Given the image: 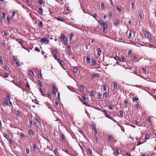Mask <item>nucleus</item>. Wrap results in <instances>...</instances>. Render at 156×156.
Instances as JSON below:
<instances>
[{
  "label": "nucleus",
  "mask_w": 156,
  "mask_h": 156,
  "mask_svg": "<svg viewBox=\"0 0 156 156\" xmlns=\"http://www.w3.org/2000/svg\"><path fill=\"white\" fill-rule=\"evenodd\" d=\"M60 39L62 41H64V44H66L67 43V37H65L64 34H61V36L60 37Z\"/></svg>",
  "instance_id": "f257e3e1"
},
{
  "label": "nucleus",
  "mask_w": 156,
  "mask_h": 156,
  "mask_svg": "<svg viewBox=\"0 0 156 156\" xmlns=\"http://www.w3.org/2000/svg\"><path fill=\"white\" fill-rule=\"evenodd\" d=\"M41 42L43 44H48L49 41L48 38L43 37L41 40Z\"/></svg>",
  "instance_id": "f03ea898"
},
{
  "label": "nucleus",
  "mask_w": 156,
  "mask_h": 156,
  "mask_svg": "<svg viewBox=\"0 0 156 156\" xmlns=\"http://www.w3.org/2000/svg\"><path fill=\"white\" fill-rule=\"evenodd\" d=\"M52 93L55 94H56V91L58 90L56 87V84L55 83H52Z\"/></svg>",
  "instance_id": "7ed1b4c3"
},
{
  "label": "nucleus",
  "mask_w": 156,
  "mask_h": 156,
  "mask_svg": "<svg viewBox=\"0 0 156 156\" xmlns=\"http://www.w3.org/2000/svg\"><path fill=\"white\" fill-rule=\"evenodd\" d=\"M34 124L35 126L38 127L39 125L40 124V123L38 121V120L36 119H34Z\"/></svg>",
  "instance_id": "20e7f679"
},
{
  "label": "nucleus",
  "mask_w": 156,
  "mask_h": 156,
  "mask_svg": "<svg viewBox=\"0 0 156 156\" xmlns=\"http://www.w3.org/2000/svg\"><path fill=\"white\" fill-rule=\"evenodd\" d=\"M144 33L145 37L147 38H150V36H151V35L149 32L147 30H145Z\"/></svg>",
  "instance_id": "39448f33"
},
{
  "label": "nucleus",
  "mask_w": 156,
  "mask_h": 156,
  "mask_svg": "<svg viewBox=\"0 0 156 156\" xmlns=\"http://www.w3.org/2000/svg\"><path fill=\"white\" fill-rule=\"evenodd\" d=\"M56 19L59 21H61L64 22H65L66 21L62 17L58 16L56 17Z\"/></svg>",
  "instance_id": "423d86ee"
},
{
  "label": "nucleus",
  "mask_w": 156,
  "mask_h": 156,
  "mask_svg": "<svg viewBox=\"0 0 156 156\" xmlns=\"http://www.w3.org/2000/svg\"><path fill=\"white\" fill-rule=\"evenodd\" d=\"M86 58L87 62V63L89 64L90 63L91 57L90 55H87Z\"/></svg>",
  "instance_id": "0eeeda50"
},
{
  "label": "nucleus",
  "mask_w": 156,
  "mask_h": 156,
  "mask_svg": "<svg viewBox=\"0 0 156 156\" xmlns=\"http://www.w3.org/2000/svg\"><path fill=\"white\" fill-rule=\"evenodd\" d=\"M97 50L98 51V55H100L102 52L101 48H98L97 49Z\"/></svg>",
  "instance_id": "6e6552de"
},
{
  "label": "nucleus",
  "mask_w": 156,
  "mask_h": 156,
  "mask_svg": "<svg viewBox=\"0 0 156 156\" xmlns=\"http://www.w3.org/2000/svg\"><path fill=\"white\" fill-rule=\"evenodd\" d=\"M103 32L105 31V29L107 28V23L106 22H105L104 25L103 26Z\"/></svg>",
  "instance_id": "1a4fd4ad"
},
{
  "label": "nucleus",
  "mask_w": 156,
  "mask_h": 156,
  "mask_svg": "<svg viewBox=\"0 0 156 156\" xmlns=\"http://www.w3.org/2000/svg\"><path fill=\"white\" fill-rule=\"evenodd\" d=\"M92 76L93 77H98L99 76V74H98L96 73H93L92 74Z\"/></svg>",
  "instance_id": "9d476101"
},
{
  "label": "nucleus",
  "mask_w": 156,
  "mask_h": 156,
  "mask_svg": "<svg viewBox=\"0 0 156 156\" xmlns=\"http://www.w3.org/2000/svg\"><path fill=\"white\" fill-rule=\"evenodd\" d=\"M73 71L75 73H77L78 71V67L76 66L74 67L73 69Z\"/></svg>",
  "instance_id": "9b49d317"
},
{
  "label": "nucleus",
  "mask_w": 156,
  "mask_h": 156,
  "mask_svg": "<svg viewBox=\"0 0 156 156\" xmlns=\"http://www.w3.org/2000/svg\"><path fill=\"white\" fill-rule=\"evenodd\" d=\"M28 71L30 74V75L31 77H33V76H34V73L32 71H31L30 69Z\"/></svg>",
  "instance_id": "f8f14e48"
},
{
  "label": "nucleus",
  "mask_w": 156,
  "mask_h": 156,
  "mask_svg": "<svg viewBox=\"0 0 156 156\" xmlns=\"http://www.w3.org/2000/svg\"><path fill=\"white\" fill-rule=\"evenodd\" d=\"M118 85V84L117 83L114 82V85H113L114 89H116V90H117V89H118L117 88Z\"/></svg>",
  "instance_id": "ddd939ff"
},
{
  "label": "nucleus",
  "mask_w": 156,
  "mask_h": 156,
  "mask_svg": "<svg viewBox=\"0 0 156 156\" xmlns=\"http://www.w3.org/2000/svg\"><path fill=\"white\" fill-rule=\"evenodd\" d=\"M80 100L85 105H86V106H88V104L87 103L86 101L84 100H83L81 98L80 99Z\"/></svg>",
  "instance_id": "4468645a"
},
{
  "label": "nucleus",
  "mask_w": 156,
  "mask_h": 156,
  "mask_svg": "<svg viewBox=\"0 0 156 156\" xmlns=\"http://www.w3.org/2000/svg\"><path fill=\"white\" fill-rule=\"evenodd\" d=\"M29 133L30 135H32V136H34V133L32 131V130H31V129H30L29 130Z\"/></svg>",
  "instance_id": "2eb2a0df"
},
{
  "label": "nucleus",
  "mask_w": 156,
  "mask_h": 156,
  "mask_svg": "<svg viewBox=\"0 0 156 156\" xmlns=\"http://www.w3.org/2000/svg\"><path fill=\"white\" fill-rule=\"evenodd\" d=\"M61 140L62 142H63L65 140V136L63 134H61Z\"/></svg>",
  "instance_id": "dca6fc26"
},
{
  "label": "nucleus",
  "mask_w": 156,
  "mask_h": 156,
  "mask_svg": "<svg viewBox=\"0 0 156 156\" xmlns=\"http://www.w3.org/2000/svg\"><path fill=\"white\" fill-rule=\"evenodd\" d=\"M138 14H139V15L140 18V19H142L143 18V16L142 15L141 12L140 10L138 11Z\"/></svg>",
  "instance_id": "f3484780"
},
{
  "label": "nucleus",
  "mask_w": 156,
  "mask_h": 156,
  "mask_svg": "<svg viewBox=\"0 0 156 156\" xmlns=\"http://www.w3.org/2000/svg\"><path fill=\"white\" fill-rule=\"evenodd\" d=\"M38 12L39 13L42 14L43 13V9L41 8H40L38 9Z\"/></svg>",
  "instance_id": "a211bd4d"
},
{
  "label": "nucleus",
  "mask_w": 156,
  "mask_h": 156,
  "mask_svg": "<svg viewBox=\"0 0 156 156\" xmlns=\"http://www.w3.org/2000/svg\"><path fill=\"white\" fill-rule=\"evenodd\" d=\"M84 88H85V87L84 86L81 85L80 87V89L81 91H83L84 90Z\"/></svg>",
  "instance_id": "6ab92c4d"
},
{
  "label": "nucleus",
  "mask_w": 156,
  "mask_h": 156,
  "mask_svg": "<svg viewBox=\"0 0 156 156\" xmlns=\"http://www.w3.org/2000/svg\"><path fill=\"white\" fill-rule=\"evenodd\" d=\"M88 151V155H91L92 154V151L90 149H88L87 150Z\"/></svg>",
  "instance_id": "aec40b11"
},
{
  "label": "nucleus",
  "mask_w": 156,
  "mask_h": 156,
  "mask_svg": "<svg viewBox=\"0 0 156 156\" xmlns=\"http://www.w3.org/2000/svg\"><path fill=\"white\" fill-rule=\"evenodd\" d=\"M125 58L124 57H122L120 59H119V61L122 62H125Z\"/></svg>",
  "instance_id": "412c9836"
},
{
  "label": "nucleus",
  "mask_w": 156,
  "mask_h": 156,
  "mask_svg": "<svg viewBox=\"0 0 156 156\" xmlns=\"http://www.w3.org/2000/svg\"><path fill=\"white\" fill-rule=\"evenodd\" d=\"M99 22L101 26H103L104 25L105 23H104L102 20H100L99 21Z\"/></svg>",
  "instance_id": "4be33fe9"
},
{
  "label": "nucleus",
  "mask_w": 156,
  "mask_h": 156,
  "mask_svg": "<svg viewBox=\"0 0 156 156\" xmlns=\"http://www.w3.org/2000/svg\"><path fill=\"white\" fill-rule=\"evenodd\" d=\"M113 138V136H112L109 135V137L108 140V141L112 140Z\"/></svg>",
  "instance_id": "5701e85b"
},
{
  "label": "nucleus",
  "mask_w": 156,
  "mask_h": 156,
  "mask_svg": "<svg viewBox=\"0 0 156 156\" xmlns=\"http://www.w3.org/2000/svg\"><path fill=\"white\" fill-rule=\"evenodd\" d=\"M139 100L138 98H133V102H137Z\"/></svg>",
  "instance_id": "b1692460"
},
{
  "label": "nucleus",
  "mask_w": 156,
  "mask_h": 156,
  "mask_svg": "<svg viewBox=\"0 0 156 156\" xmlns=\"http://www.w3.org/2000/svg\"><path fill=\"white\" fill-rule=\"evenodd\" d=\"M104 115L107 118H108L110 119H111V117L110 115H108L106 113H105Z\"/></svg>",
  "instance_id": "393cba45"
},
{
  "label": "nucleus",
  "mask_w": 156,
  "mask_h": 156,
  "mask_svg": "<svg viewBox=\"0 0 156 156\" xmlns=\"http://www.w3.org/2000/svg\"><path fill=\"white\" fill-rule=\"evenodd\" d=\"M74 37V34L73 33H72L70 36V40H72L73 37Z\"/></svg>",
  "instance_id": "a878e982"
},
{
  "label": "nucleus",
  "mask_w": 156,
  "mask_h": 156,
  "mask_svg": "<svg viewBox=\"0 0 156 156\" xmlns=\"http://www.w3.org/2000/svg\"><path fill=\"white\" fill-rule=\"evenodd\" d=\"M37 83H38V84L41 87H42L43 86V85L42 84V83H41V82L40 81L38 80L37 81Z\"/></svg>",
  "instance_id": "bb28decb"
},
{
  "label": "nucleus",
  "mask_w": 156,
  "mask_h": 156,
  "mask_svg": "<svg viewBox=\"0 0 156 156\" xmlns=\"http://www.w3.org/2000/svg\"><path fill=\"white\" fill-rule=\"evenodd\" d=\"M131 35H132V32H131V31H129V34L128 37V39H129V38L130 39L131 37Z\"/></svg>",
  "instance_id": "cd10ccee"
},
{
  "label": "nucleus",
  "mask_w": 156,
  "mask_h": 156,
  "mask_svg": "<svg viewBox=\"0 0 156 156\" xmlns=\"http://www.w3.org/2000/svg\"><path fill=\"white\" fill-rule=\"evenodd\" d=\"M67 49L69 52H70L71 51V49L70 46H68L67 47Z\"/></svg>",
  "instance_id": "c85d7f7f"
},
{
  "label": "nucleus",
  "mask_w": 156,
  "mask_h": 156,
  "mask_svg": "<svg viewBox=\"0 0 156 156\" xmlns=\"http://www.w3.org/2000/svg\"><path fill=\"white\" fill-rule=\"evenodd\" d=\"M116 10L119 12H120L122 11L121 9L120 8H119V7H116Z\"/></svg>",
  "instance_id": "c756f323"
},
{
  "label": "nucleus",
  "mask_w": 156,
  "mask_h": 156,
  "mask_svg": "<svg viewBox=\"0 0 156 156\" xmlns=\"http://www.w3.org/2000/svg\"><path fill=\"white\" fill-rule=\"evenodd\" d=\"M32 147L33 148V149L34 150V149H37V147L36 146V145L33 144H32Z\"/></svg>",
  "instance_id": "7c9ffc66"
},
{
  "label": "nucleus",
  "mask_w": 156,
  "mask_h": 156,
  "mask_svg": "<svg viewBox=\"0 0 156 156\" xmlns=\"http://www.w3.org/2000/svg\"><path fill=\"white\" fill-rule=\"evenodd\" d=\"M150 138V136L149 135H148L147 134L146 135L145 137V139H147V140L148 139H149Z\"/></svg>",
  "instance_id": "2f4dec72"
},
{
  "label": "nucleus",
  "mask_w": 156,
  "mask_h": 156,
  "mask_svg": "<svg viewBox=\"0 0 156 156\" xmlns=\"http://www.w3.org/2000/svg\"><path fill=\"white\" fill-rule=\"evenodd\" d=\"M38 26L39 27H42L43 26L42 22L41 21L38 24Z\"/></svg>",
  "instance_id": "473e14b6"
},
{
  "label": "nucleus",
  "mask_w": 156,
  "mask_h": 156,
  "mask_svg": "<svg viewBox=\"0 0 156 156\" xmlns=\"http://www.w3.org/2000/svg\"><path fill=\"white\" fill-rule=\"evenodd\" d=\"M114 58L116 60H119V58L116 55L115 56Z\"/></svg>",
  "instance_id": "72a5a7b5"
},
{
  "label": "nucleus",
  "mask_w": 156,
  "mask_h": 156,
  "mask_svg": "<svg viewBox=\"0 0 156 156\" xmlns=\"http://www.w3.org/2000/svg\"><path fill=\"white\" fill-rule=\"evenodd\" d=\"M58 62L61 65L62 64V61L60 59H58L57 60Z\"/></svg>",
  "instance_id": "f704fd0d"
},
{
  "label": "nucleus",
  "mask_w": 156,
  "mask_h": 156,
  "mask_svg": "<svg viewBox=\"0 0 156 156\" xmlns=\"http://www.w3.org/2000/svg\"><path fill=\"white\" fill-rule=\"evenodd\" d=\"M53 151L55 155H57L58 154V153H57V151L56 149L54 150Z\"/></svg>",
  "instance_id": "c9c22d12"
},
{
  "label": "nucleus",
  "mask_w": 156,
  "mask_h": 156,
  "mask_svg": "<svg viewBox=\"0 0 156 156\" xmlns=\"http://www.w3.org/2000/svg\"><path fill=\"white\" fill-rule=\"evenodd\" d=\"M43 0H38L39 3L41 5H42L43 3Z\"/></svg>",
  "instance_id": "e433bc0d"
},
{
  "label": "nucleus",
  "mask_w": 156,
  "mask_h": 156,
  "mask_svg": "<svg viewBox=\"0 0 156 156\" xmlns=\"http://www.w3.org/2000/svg\"><path fill=\"white\" fill-rule=\"evenodd\" d=\"M82 98L85 100L86 99V98L85 95L84 94H83Z\"/></svg>",
  "instance_id": "4c0bfd02"
},
{
  "label": "nucleus",
  "mask_w": 156,
  "mask_h": 156,
  "mask_svg": "<svg viewBox=\"0 0 156 156\" xmlns=\"http://www.w3.org/2000/svg\"><path fill=\"white\" fill-rule=\"evenodd\" d=\"M30 126H31L32 124V121L31 120H30L29 121Z\"/></svg>",
  "instance_id": "58836bf2"
},
{
  "label": "nucleus",
  "mask_w": 156,
  "mask_h": 156,
  "mask_svg": "<svg viewBox=\"0 0 156 156\" xmlns=\"http://www.w3.org/2000/svg\"><path fill=\"white\" fill-rule=\"evenodd\" d=\"M92 62L93 63V65H95L96 64V60L92 59Z\"/></svg>",
  "instance_id": "ea45409f"
},
{
  "label": "nucleus",
  "mask_w": 156,
  "mask_h": 156,
  "mask_svg": "<svg viewBox=\"0 0 156 156\" xmlns=\"http://www.w3.org/2000/svg\"><path fill=\"white\" fill-rule=\"evenodd\" d=\"M4 136L6 138H8L9 137L8 136V135L6 133H4Z\"/></svg>",
  "instance_id": "a19ab883"
},
{
  "label": "nucleus",
  "mask_w": 156,
  "mask_h": 156,
  "mask_svg": "<svg viewBox=\"0 0 156 156\" xmlns=\"http://www.w3.org/2000/svg\"><path fill=\"white\" fill-rule=\"evenodd\" d=\"M139 102H138L136 105V107L137 108H140V105L139 104Z\"/></svg>",
  "instance_id": "79ce46f5"
},
{
  "label": "nucleus",
  "mask_w": 156,
  "mask_h": 156,
  "mask_svg": "<svg viewBox=\"0 0 156 156\" xmlns=\"http://www.w3.org/2000/svg\"><path fill=\"white\" fill-rule=\"evenodd\" d=\"M101 8L102 9H105V6H104V4L102 2L101 3Z\"/></svg>",
  "instance_id": "37998d69"
},
{
  "label": "nucleus",
  "mask_w": 156,
  "mask_h": 156,
  "mask_svg": "<svg viewBox=\"0 0 156 156\" xmlns=\"http://www.w3.org/2000/svg\"><path fill=\"white\" fill-rule=\"evenodd\" d=\"M20 136L22 138H23L24 137V133H20Z\"/></svg>",
  "instance_id": "c03bdc74"
},
{
  "label": "nucleus",
  "mask_w": 156,
  "mask_h": 156,
  "mask_svg": "<svg viewBox=\"0 0 156 156\" xmlns=\"http://www.w3.org/2000/svg\"><path fill=\"white\" fill-rule=\"evenodd\" d=\"M108 108H109L110 109H111V110H112L113 109V108L112 107L111 105H108Z\"/></svg>",
  "instance_id": "a18cd8bd"
},
{
  "label": "nucleus",
  "mask_w": 156,
  "mask_h": 156,
  "mask_svg": "<svg viewBox=\"0 0 156 156\" xmlns=\"http://www.w3.org/2000/svg\"><path fill=\"white\" fill-rule=\"evenodd\" d=\"M92 128L93 129H96V128L95 126V125L94 124V123L93 124H92Z\"/></svg>",
  "instance_id": "49530a36"
},
{
  "label": "nucleus",
  "mask_w": 156,
  "mask_h": 156,
  "mask_svg": "<svg viewBox=\"0 0 156 156\" xmlns=\"http://www.w3.org/2000/svg\"><path fill=\"white\" fill-rule=\"evenodd\" d=\"M5 14L4 12H3L2 13V18H5Z\"/></svg>",
  "instance_id": "de8ad7c7"
},
{
  "label": "nucleus",
  "mask_w": 156,
  "mask_h": 156,
  "mask_svg": "<svg viewBox=\"0 0 156 156\" xmlns=\"http://www.w3.org/2000/svg\"><path fill=\"white\" fill-rule=\"evenodd\" d=\"M4 103L5 104H6V105H8V102L7 100H5L4 101Z\"/></svg>",
  "instance_id": "09e8293b"
},
{
  "label": "nucleus",
  "mask_w": 156,
  "mask_h": 156,
  "mask_svg": "<svg viewBox=\"0 0 156 156\" xmlns=\"http://www.w3.org/2000/svg\"><path fill=\"white\" fill-rule=\"evenodd\" d=\"M92 16L94 17V18L95 19H96V14L95 13H93V15Z\"/></svg>",
  "instance_id": "8fccbe9b"
},
{
  "label": "nucleus",
  "mask_w": 156,
  "mask_h": 156,
  "mask_svg": "<svg viewBox=\"0 0 156 156\" xmlns=\"http://www.w3.org/2000/svg\"><path fill=\"white\" fill-rule=\"evenodd\" d=\"M94 95V92L93 91L90 92V96L92 97Z\"/></svg>",
  "instance_id": "3c124183"
},
{
  "label": "nucleus",
  "mask_w": 156,
  "mask_h": 156,
  "mask_svg": "<svg viewBox=\"0 0 156 156\" xmlns=\"http://www.w3.org/2000/svg\"><path fill=\"white\" fill-rule=\"evenodd\" d=\"M94 130L95 135H96L97 134V129H94Z\"/></svg>",
  "instance_id": "603ef678"
},
{
  "label": "nucleus",
  "mask_w": 156,
  "mask_h": 156,
  "mask_svg": "<svg viewBox=\"0 0 156 156\" xmlns=\"http://www.w3.org/2000/svg\"><path fill=\"white\" fill-rule=\"evenodd\" d=\"M35 50L36 51H37L38 52H40V50L37 47H36L35 48Z\"/></svg>",
  "instance_id": "864d4df0"
},
{
  "label": "nucleus",
  "mask_w": 156,
  "mask_h": 156,
  "mask_svg": "<svg viewBox=\"0 0 156 156\" xmlns=\"http://www.w3.org/2000/svg\"><path fill=\"white\" fill-rule=\"evenodd\" d=\"M118 24V20H116L115 22V26L116 27L117 26Z\"/></svg>",
  "instance_id": "5fc2aeb1"
},
{
  "label": "nucleus",
  "mask_w": 156,
  "mask_h": 156,
  "mask_svg": "<svg viewBox=\"0 0 156 156\" xmlns=\"http://www.w3.org/2000/svg\"><path fill=\"white\" fill-rule=\"evenodd\" d=\"M102 94L101 93H99L98 94V95L99 96V99H100L101 97L102 96Z\"/></svg>",
  "instance_id": "6e6d98bb"
},
{
  "label": "nucleus",
  "mask_w": 156,
  "mask_h": 156,
  "mask_svg": "<svg viewBox=\"0 0 156 156\" xmlns=\"http://www.w3.org/2000/svg\"><path fill=\"white\" fill-rule=\"evenodd\" d=\"M131 5L133 9H134V5L133 2L131 3Z\"/></svg>",
  "instance_id": "4d7b16f0"
},
{
  "label": "nucleus",
  "mask_w": 156,
  "mask_h": 156,
  "mask_svg": "<svg viewBox=\"0 0 156 156\" xmlns=\"http://www.w3.org/2000/svg\"><path fill=\"white\" fill-rule=\"evenodd\" d=\"M79 132L80 133H81L82 135H83V131H82V130H81V129H79L78 130Z\"/></svg>",
  "instance_id": "13d9d810"
},
{
  "label": "nucleus",
  "mask_w": 156,
  "mask_h": 156,
  "mask_svg": "<svg viewBox=\"0 0 156 156\" xmlns=\"http://www.w3.org/2000/svg\"><path fill=\"white\" fill-rule=\"evenodd\" d=\"M15 14V12L14 11H13L12 12V17H13Z\"/></svg>",
  "instance_id": "bf43d9fd"
},
{
  "label": "nucleus",
  "mask_w": 156,
  "mask_h": 156,
  "mask_svg": "<svg viewBox=\"0 0 156 156\" xmlns=\"http://www.w3.org/2000/svg\"><path fill=\"white\" fill-rule=\"evenodd\" d=\"M144 142H137V145H139L141 144L142 143H143Z\"/></svg>",
  "instance_id": "052dcab7"
},
{
  "label": "nucleus",
  "mask_w": 156,
  "mask_h": 156,
  "mask_svg": "<svg viewBox=\"0 0 156 156\" xmlns=\"http://www.w3.org/2000/svg\"><path fill=\"white\" fill-rule=\"evenodd\" d=\"M17 66H20V63L19 61H17L16 63Z\"/></svg>",
  "instance_id": "680f3d73"
},
{
  "label": "nucleus",
  "mask_w": 156,
  "mask_h": 156,
  "mask_svg": "<svg viewBox=\"0 0 156 156\" xmlns=\"http://www.w3.org/2000/svg\"><path fill=\"white\" fill-rule=\"evenodd\" d=\"M54 57L56 59V60H57V59H58V58H57V55H56V54H55L54 55Z\"/></svg>",
  "instance_id": "e2e57ef3"
},
{
  "label": "nucleus",
  "mask_w": 156,
  "mask_h": 156,
  "mask_svg": "<svg viewBox=\"0 0 156 156\" xmlns=\"http://www.w3.org/2000/svg\"><path fill=\"white\" fill-rule=\"evenodd\" d=\"M142 70L144 73H145L146 72V69L145 68H144V67H143Z\"/></svg>",
  "instance_id": "0e129e2a"
},
{
  "label": "nucleus",
  "mask_w": 156,
  "mask_h": 156,
  "mask_svg": "<svg viewBox=\"0 0 156 156\" xmlns=\"http://www.w3.org/2000/svg\"><path fill=\"white\" fill-rule=\"evenodd\" d=\"M26 151L27 154H29V150L28 148H26Z\"/></svg>",
  "instance_id": "69168bd1"
},
{
  "label": "nucleus",
  "mask_w": 156,
  "mask_h": 156,
  "mask_svg": "<svg viewBox=\"0 0 156 156\" xmlns=\"http://www.w3.org/2000/svg\"><path fill=\"white\" fill-rule=\"evenodd\" d=\"M119 113L121 116H122L123 115V112L122 111H119Z\"/></svg>",
  "instance_id": "338daca9"
},
{
  "label": "nucleus",
  "mask_w": 156,
  "mask_h": 156,
  "mask_svg": "<svg viewBox=\"0 0 156 156\" xmlns=\"http://www.w3.org/2000/svg\"><path fill=\"white\" fill-rule=\"evenodd\" d=\"M13 58L15 61H16L17 59L16 57H15V56H13Z\"/></svg>",
  "instance_id": "774afa93"
}]
</instances>
